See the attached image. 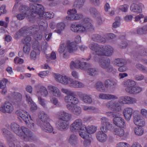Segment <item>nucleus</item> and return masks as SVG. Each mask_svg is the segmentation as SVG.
<instances>
[{"label":"nucleus","mask_w":147,"mask_h":147,"mask_svg":"<svg viewBox=\"0 0 147 147\" xmlns=\"http://www.w3.org/2000/svg\"><path fill=\"white\" fill-rule=\"evenodd\" d=\"M16 113L22 118L29 127L30 128L34 127V124L33 120L31 119L30 116L28 117V115L26 111L23 110H18L16 111Z\"/></svg>","instance_id":"3"},{"label":"nucleus","mask_w":147,"mask_h":147,"mask_svg":"<svg viewBox=\"0 0 147 147\" xmlns=\"http://www.w3.org/2000/svg\"><path fill=\"white\" fill-rule=\"evenodd\" d=\"M139 54L141 56L147 55V49L144 48L141 49L139 51Z\"/></svg>","instance_id":"64"},{"label":"nucleus","mask_w":147,"mask_h":147,"mask_svg":"<svg viewBox=\"0 0 147 147\" xmlns=\"http://www.w3.org/2000/svg\"><path fill=\"white\" fill-rule=\"evenodd\" d=\"M137 33L139 34H142L147 33V26H144L138 29Z\"/></svg>","instance_id":"41"},{"label":"nucleus","mask_w":147,"mask_h":147,"mask_svg":"<svg viewBox=\"0 0 147 147\" xmlns=\"http://www.w3.org/2000/svg\"><path fill=\"white\" fill-rule=\"evenodd\" d=\"M31 40V37L29 36H27L26 37L23 38L22 40V42L25 44H27L28 43H29V42Z\"/></svg>","instance_id":"62"},{"label":"nucleus","mask_w":147,"mask_h":147,"mask_svg":"<svg viewBox=\"0 0 147 147\" xmlns=\"http://www.w3.org/2000/svg\"><path fill=\"white\" fill-rule=\"evenodd\" d=\"M2 132L3 134L6 138L9 147H15L13 142L16 141L17 140L11 132L5 128L2 129Z\"/></svg>","instance_id":"4"},{"label":"nucleus","mask_w":147,"mask_h":147,"mask_svg":"<svg viewBox=\"0 0 147 147\" xmlns=\"http://www.w3.org/2000/svg\"><path fill=\"white\" fill-rule=\"evenodd\" d=\"M19 10L21 13L27 15V11L29 9L28 7L26 5H22L20 6L19 8Z\"/></svg>","instance_id":"47"},{"label":"nucleus","mask_w":147,"mask_h":147,"mask_svg":"<svg viewBox=\"0 0 147 147\" xmlns=\"http://www.w3.org/2000/svg\"><path fill=\"white\" fill-rule=\"evenodd\" d=\"M8 82L7 79H4L3 80L0 81V88H5L6 87V84Z\"/></svg>","instance_id":"63"},{"label":"nucleus","mask_w":147,"mask_h":147,"mask_svg":"<svg viewBox=\"0 0 147 147\" xmlns=\"http://www.w3.org/2000/svg\"><path fill=\"white\" fill-rule=\"evenodd\" d=\"M134 112L133 109L131 108L127 107L123 111V114L125 119L129 120L131 119Z\"/></svg>","instance_id":"17"},{"label":"nucleus","mask_w":147,"mask_h":147,"mask_svg":"<svg viewBox=\"0 0 147 147\" xmlns=\"http://www.w3.org/2000/svg\"><path fill=\"white\" fill-rule=\"evenodd\" d=\"M77 49L76 44L74 42H71L68 43L66 46L65 44L61 45L58 52L60 54L63 53V58H65L69 56V53H74Z\"/></svg>","instance_id":"2"},{"label":"nucleus","mask_w":147,"mask_h":147,"mask_svg":"<svg viewBox=\"0 0 147 147\" xmlns=\"http://www.w3.org/2000/svg\"><path fill=\"white\" fill-rule=\"evenodd\" d=\"M142 89L140 87L133 86L131 87H127L125 90L128 93L132 94L137 93L140 92Z\"/></svg>","instance_id":"20"},{"label":"nucleus","mask_w":147,"mask_h":147,"mask_svg":"<svg viewBox=\"0 0 147 147\" xmlns=\"http://www.w3.org/2000/svg\"><path fill=\"white\" fill-rule=\"evenodd\" d=\"M106 114L108 116L114 118L119 116V114L115 112H109L107 113Z\"/></svg>","instance_id":"57"},{"label":"nucleus","mask_w":147,"mask_h":147,"mask_svg":"<svg viewBox=\"0 0 147 147\" xmlns=\"http://www.w3.org/2000/svg\"><path fill=\"white\" fill-rule=\"evenodd\" d=\"M92 20L88 18H85L82 21L81 25L83 30L85 31H90L94 30L91 24Z\"/></svg>","instance_id":"9"},{"label":"nucleus","mask_w":147,"mask_h":147,"mask_svg":"<svg viewBox=\"0 0 147 147\" xmlns=\"http://www.w3.org/2000/svg\"><path fill=\"white\" fill-rule=\"evenodd\" d=\"M38 116L42 122V124L49 122L50 120L49 116L44 112L42 111H40L39 112Z\"/></svg>","instance_id":"15"},{"label":"nucleus","mask_w":147,"mask_h":147,"mask_svg":"<svg viewBox=\"0 0 147 147\" xmlns=\"http://www.w3.org/2000/svg\"><path fill=\"white\" fill-rule=\"evenodd\" d=\"M96 127L93 125L88 126L87 128L86 127V129H85L89 134L94 133L96 131Z\"/></svg>","instance_id":"44"},{"label":"nucleus","mask_w":147,"mask_h":147,"mask_svg":"<svg viewBox=\"0 0 147 147\" xmlns=\"http://www.w3.org/2000/svg\"><path fill=\"white\" fill-rule=\"evenodd\" d=\"M30 49V43L25 45L23 47V52L25 53H29Z\"/></svg>","instance_id":"59"},{"label":"nucleus","mask_w":147,"mask_h":147,"mask_svg":"<svg viewBox=\"0 0 147 147\" xmlns=\"http://www.w3.org/2000/svg\"><path fill=\"white\" fill-rule=\"evenodd\" d=\"M95 52L98 56L104 55V46H99V48L97 49Z\"/></svg>","instance_id":"46"},{"label":"nucleus","mask_w":147,"mask_h":147,"mask_svg":"<svg viewBox=\"0 0 147 147\" xmlns=\"http://www.w3.org/2000/svg\"><path fill=\"white\" fill-rule=\"evenodd\" d=\"M70 80H71L70 78H68L66 76H63L60 82L63 84L69 85V82Z\"/></svg>","instance_id":"58"},{"label":"nucleus","mask_w":147,"mask_h":147,"mask_svg":"<svg viewBox=\"0 0 147 147\" xmlns=\"http://www.w3.org/2000/svg\"><path fill=\"white\" fill-rule=\"evenodd\" d=\"M78 140L76 135L72 134L70 135L68 139V142L71 145L75 146L78 143Z\"/></svg>","instance_id":"26"},{"label":"nucleus","mask_w":147,"mask_h":147,"mask_svg":"<svg viewBox=\"0 0 147 147\" xmlns=\"http://www.w3.org/2000/svg\"><path fill=\"white\" fill-rule=\"evenodd\" d=\"M37 124L41 127L42 129L45 131L51 133L53 131V128L49 123V122L44 124H41L38 122Z\"/></svg>","instance_id":"16"},{"label":"nucleus","mask_w":147,"mask_h":147,"mask_svg":"<svg viewBox=\"0 0 147 147\" xmlns=\"http://www.w3.org/2000/svg\"><path fill=\"white\" fill-rule=\"evenodd\" d=\"M95 87L98 91L101 92H104L106 90L105 87L104 86L103 83L100 81H98L96 83Z\"/></svg>","instance_id":"30"},{"label":"nucleus","mask_w":147,"mask_h":147,"mask_svg":"<svg viewBox=\"0 0 147 147\" xmlns=\"http://www.w3.org/2000/svg\"><path fill=\"white\" fill-rule=\"evenodd\" d=\"M33 36L36 40H40L42 38V34L41 32H38Z\"/></svg>","instance_id":"60"},{"label":"nucleus","mask_w":147,"mask_h":147,"mask_svg":"<svg viewBox=\"0 0 147 147\" xmlns=\"http://www.w3.org/2000/svg\"><path fill=\"white\" fill-rule=\"evenodd\" d=\"M57 30L55 31L59 34H60L65 27V24L63 23L58 24L57 25Z\"/></svg>","instance_id":"42"},{"label":"nucleus","mask_w":147,"mask_h":147,"mask_svg":"<svg viewBox=\"0 0 147 147\" xmlns=\"http://www.w3.org/2000/svg\"><path fill=\"white\" fill-rule=\"evenodd\" d=\"M32 47L33 49L38 51L37 53L39 54L40 53V50L41 47L39 45L38 41H36L34 42L32 45Z\"/></svg>","instance_id":"45"},{"label":"nucleus","mask_w":147,"mask_h":147,"mask_svg":"<svg viewBox=\"0 0 147 147\" xmlns=\"http://www.w3.org/2000/svg\"><path fill=\"white\" fill-rule=\"evenodd\" d=\"M112 107L117 111H119L121 109V106L120 103L117 102H114L112 105Z\"/></svg>","instance_id":"48"},{"label":"nucleus","mask_w":147,"mask_h":147,"mask_svg":"<svg viewBox=\"0 0 147 147\" xmlns=\"http://www.w3.org/2000/svg\"><path fill=\"white\" fill-rule=\"evenodd\" d=\"M81 112L82 110L80 107L77 105L73 106V109L71 112L76 115L78 116Z\"/></svg>","instance_id":"36"},{"label":"nucleus","mask_w":147,"mask_h":147,"mask_svg":"<svg viewBox=\"0 0 147 147\" xmlns=\"http://www.w3.org/2000/svg\"><path fill=\"white\" fill-rule=\"evenodd\" d=\"M89 11L90 13L95 17L98 16L99 13L96 9L94 7H91L89 9Z\"/></svg>","instance_id":"52"},{"label":"nucleus","mask_w":147,"mask_h":147,"mask_svg":"<svg viewBox=\"0 0 147 147\" xmlns=\"http://www.w3.org/2000/svg\"><path fill=\"white\" fill-rule=\"evenodd\" d=\"M20 129L21 131H20L19 132L20 133L21 135L18 136L24 141H28L29 138L31 137V132L28 129L24 126H22Z\"/></svg>","instance_id":"7"},{"label":"nucleus","mask_w":147,"mask_h":147,"mask_svg":"<svg viewBox=\"0 0 147 147\" xmlns=\"http://www.w3.org/2000/svg\"><path fill=\"white\" fill-rule=\"evenodd\" d=\"M87 70L88 74L91 76H94L96 74L97 72V71L94 68H90L89 67Z\"/></svg>","instance_id":"54"},{"label":"nucleus","mask_w":147,"mask_h":147,"mask_svg":"<svg viewBox=\"0 0 147 147\" xmlns=\"http://www.w3.org/2000/svg\"><path fill=\"white\" fill-rule=\"evenodd\" d=\"M70 128L71 131L74 133L80 130H84L86 129V127L82 125L81 119H77L71 125Z\"/></svg>","instance_id":"5"},{"label":"nucleus","mask_w":147,"mask_h":147,"mask_svg":"<svg viewBox=\"0 0 147 147\" xmlns=\"http://www.w3.org/2000/svg\"><path fill=\"white\" fill-rule=\"evenodd\" d=\"M92 40L94 41L100 43H105L106 41L105 38L98 34H94L92 36Z\"/></svg>","instance_id":"23"},{"label":"nucleus","mask_w":147,"mask_h":147,"mask_svg":"<svg viewBox=\"0 0 147 147\" xmlns=\"http://www.w3.org/2000/svg\"><path fill=\"white\" fill-rule=\"evenodd\" d=\"M113 121L114 124L119 127H123L125 125L124 120L119 116L114 117Z\"/></svg>","instance_id":"19"},{"label":"nucleus","mask_w":147,"mask_h":147,"mask_svg":"<svg viewBox=\"0 0 147 147\" xmlns=\"http://www.w3.org/2000/svg\"><path fill=\"white\" fill-rule=\"evenodd\" d=\"M113 64L117 66H119L125 65L127 63L126 61L121 58L115 59L113 62Z\"/></svg>","instance_id":"31"},{"label":"nucleus","mask_w":147,"mask_h":147,"mask_svg":"<svg viewBox=\"0 0 147 147\" xmlns=\"http://www.w3.org/2000/svg\"><path fill=\"white\" fill-rule=\"evenodd\" d=\"M20 34L22 36H29L30 34L28 30V28L26 29L24 28H22L19 31Z\"/></svg>","instance_id":"51"},{"label":"nucleus","mask_w":147,"mask_h":147,"mask_svg":"<svg viewBox=\"0 0 147 147\" xmlns=\"http://www.w3.org/2000/svg\"><path fill=\"white\" fill-rule=\"evenodd\" d=\"M85 0H76L74 5L76 8L80 9L82 7Z\"/></svg>","instance_id":"38"},{"label":"nucleus","mask_w":147,"mask_h":147,"mask_svg":"<svg viewBox=\"0 0 147 147\" xmlns=\"http://www.w3.org/2000/svg\"><path fill=\"white\" fill-rule=\"evenodd\" d=\"M110 59L108 58H105L102 61L100 62V65L101 67L103 68V66H105L106 67V65L108 64V65L110 64Z\"/></svg>","instance_id":"49"},{"label":"nucleus","mask_w":147,"mask_h":147,"mask_svg":"<svg viewBox=\"0 0 147 147\" xmlns=\"http://www.w3.org/2000/svg\"><path fill=\"white\" fill-rule=\"evenodd\" d=\"M39 30V26L37 25H33L28 28L30 35H33L36 32H38Z\"/></svg>","instance_id":"29"},{"label":"nucleus","mask_w":147,"mask_h":147,"mask_svg":"<svg viewBox=\"0 0 147 147\" xmlns=\"http://www.w3.org/2000/svg\"><path fill=\"white\" fill-rule=\"evenodd\" d=\"M90 65L89 63L85 62H82L81 61L80 68L82 69L85 70L87 69L88 68L90 67Z\"/></svg>","instance_id":"50"},{"label":"nucleus","mask_w":147,"mask_h":147,"mask_svg":"<svg viewBox=\"0 0 147 147\" xmlns=\"http://www.w3.org/2000/svg\"><path fill=\"white\" fill-rule=\"evenodd\" d=\"M135 67L137 69L143 72L146 71L147 69L142 65L139 63H137L135 65Z\"/></svg>","instance_id":"56"},{"label":"nucleus","mask_w":147,"mask_h":147,"mask_svg":"<svg viewBox=\"0 0 147 147\" xmlns=\"http://www.w3.org/2000/svg\"><path fill=\"white\" fill-rule=\"evenodd\" d=\"M48 88L50 90V93L52 95L57 97L60 96L61 92L57 87L50 86H48Z\"/></svg>","instance_id":"18"},{"label":"nucleus","mask_w":147,"mask_h":147,"mask_svg":"<svg viewBox=\"0 0 147 147\" xmlns=\"http://www.w3.org/2000/svg\"><path fill=\"white\" fill-rule=\"evenodd\" d=\"M134 122L136 125L140 127L143 126L145 125L144 119L140 115L134 116Z\"/></svg>","instance_id":"12"},{"label":"nucleus","mask_w":147,"mask_h":147,"mask_svg":"<svg viewBox=\"0 0 147 147\" xmlns=\"http://www.w3.org/2000/svg\"><path fill=\"white\" fill-rule=\"evenodd\" d=\"M40 91L41 94L43 96H46L48 94V92L46 88L43 86L40 87Z\"/></svg>","instance_id":"55"},{"label":"nucleus","mask_w":147,"mask_h":147,"mask_svg":"<svg viewBox=\"0 0 147 147\" xmlns=\"http://www.w3.org/2000/svg\"><path fill=\"white\" fill-rule=\"evenodd\" d=\"M69 82V85L74 88H81L84 86V84L81 82L76 81H74L71 79Z\"/></svg>","instance_id":"27"},{"label":"nucleus","mask_w":147,"mask_h":147,"mask_svg":"<svg viewBox=\"0 0 147 147\" xmlns=\"http://www.w3.org/2000/svg\"><path fill=\"white\" fill-rule=\"evenodd\" d=\"M134 130L135 134L137 136H141L144 133V129L142 127H135L134 128Z\"/></svg>","instance_id":"40"},{"label":"nucleus","mask_w":147,"mask_h":147,"mask_svg":"<svg viewBox=\"0 0 147 147\" xmlns=\"http://www.w3.org/2000/svg\"><path fill=\"white\" fill-rule=\"evenodd\" d=\"M101 131L98 132L96 134V137L98 140L100 142H103L106 141L107 136L104 132H106L109 129H111L113 127L112 124L110 123L109 120L105 117L101 119Z\"/></svg>","instance_id":"1"},{"label":"nucleus","mask_w":147,"mask_h":147,"mask_svg":"<svg viewBox=\"0 0 147 147\" xmlns=\"http://www.w3.org/2000/svg\"><path fill=\"white\" fill-rule=\"evenodd\" d=\"M77 10L75 9L69 10L67 12L68 15L66 17V18L68 20H78L83 17V15L81 13H76Z\"/></svg>","instance_id":"6"},{"label":"nucleus","mask_w":147,"mask_h":147,"mask_svg":"<svg viewBox=\"0 0 147 147\" xmlns=\"http://www.w3.org/2000/svg\"><path fill=\"white\" fill-rule=\"evenodd\" d=\"M123 84L125 87H131L134 86L136 84L134 80H132L127 79L125 80L123 82Z\"/></svg>","instance_id":"34"},{"label":"nucleus","mask_w":147,"mask_h":147,"mask_svg":"<svg viewBox=\"0 0 147 147\" xmlns=\"http://www.w3.org/2000/svg\"><path fill=\"white\" fill-rule=\"evenodd\" d=\"M13 99L17 102H20L22 100V96L20 93L15 92L13 93Z\"/></svg>","instance_id":"37"},{"label":"nucleus","mask_w":147,"mask_h":147,"mask_svg":"<svg viewBox=\"0 0 147 147\" xmlns=\"http://www.w3.org/2000/svg\"><path fill=\"white\" fill-rule=\"evenodd\" d=\"M104 55L111 56L113 53V49L111 46H104Z\"/></svg>","instance_id":"33"},{"label":"nucleus","mask_w":147,"mask_h":147,"mask_svg":"<svg viewBox=\"0 0 147 147\" xmlns=\"http://www.w3.org/2000/svg\"><path fill=\"white\" fill-rule=\"evenodd\" d=\"M13 110L12 105L9 102H5L0 107V111L3 113H10L12 112Z\"/></svg>","instance_id":"10"},{"label":"nucleus","mask_w":147,"mask_h":147,"mask_svg":"<svg viewBox=\"0 0 147 147\" xmlns=\"http://www.w3.org/2000/svg\"><path fill=\"white\" fill-rule=\"evenodd\" d=\"M82 97V100L84 102L88 104H91L92 102L91 98L88 95L84 94Z\"/></svg>","instance_id":"43"},{"label":"nucleus","mask_w":147,"mask_h":147,"mask_svg":"<svg viewBox=\"0 0 147 147\" xmlns=\"http://www.w3.org/2000/svg\"><path fill=\"white\" fill-rule=\"evenodd\" d=\"M116 83L112 80L108 79L105 80L104 82V85L105 88L111 89L116 86Z\"/></svg>","instance_id":"32"},{"label":"nucleus","mask_w":147,"mask_h":147,"mask_svg":"<svg viewBox=\"0 0 147 147\" xmlns=\"http://www.w3.org/2000/svg\"><path fill=\"white\" fill-rule=\"evenodd\" d=\"M30 9L32 12L42 16L44 8L42 5L36 3L30 4Z\"/></svg>","instance_id":"8"},{"label":"nucleus","mask_w":147,"mask_h":147,"mask_svg":"<svg viewBox=\"0 0 147 147\" xmlns=\"http://www.w3.org/2000/svg\"><path fill=\"white\" fill-rule=\"evenodd\" d=\"M119 101L123 104H132L136 103L137 100L135 98L126 96L121 97Z\"/></svg>","instance_id":"13"},{"label":"nucleus","mask_w":147,"mask_h":147,"mask_svg":"<svg viewBox=\"0 0 147 147\" xmlns=\"http://www.w3.org/2000/svg\"><path fill=\"white\" fill-rule=\"evenodd\" d=\"M99 45L96 43L93 42L89 45V47L91 50L96 52L97 49L99 48Z\"/></svg>","instance_id":"53"},{"label":"nucleus","mask_w":147,"mask_h":147,"mask_svg":"<svg viewBox=\"0 0 147 147\" xmlns=\"http://www.w3.org/2000/svg\"><path fill=\"white\" fill-rule=\"evenodd\" d=\"M114 134L120 137L123 136L124 134V131L123 129L120 127L115 128L113 131Z\"/></svg>","instance_id":"35"},{"label":"nucleus","mask_w":147,"mask_h":147,"mask_svg":"<svg viewBox=\"0 0 147 147\" xmlns=\"http://www.w3.org/2000/svg\"><path fill=\"white\" fill-rule=\"evenodd\" d=\"M130 9L134 12L141 13L142 12V4L133 3L131 5Z\"/></svg>","instance_id":"21"},{"label":"nucleus","mask_w":147,"mask_h":147,"mask_svg":"<svg viewBox=\"0 0 147 147\" xmlns=\"http://www.w3.org/2000/svg\"><path fill=\"white\" fill-rule=\"evenodd\" d=\"M11 129L18 136L21 135V133L19 132L21 131L20 127L17 123L13 122L10 125Z\"/></svg>","instance_id":"24"},{"label":"nucleus","mask_w":147,"mask_h":147,"mask_svg":"<svg viewBox=\"0 0 147 147\" xmlns=\"http://www.w3.org/2000/svg\"><path fill=\"white\" fill-rule=\"evenodd\" d=\"M65 122L60 120H59L56 124L57 129L61 130L67 129L68 128V125Z\"/></svg>","instance_id":"22"},{"label":"nucleus","mask_w":147,"mask_h":147,"mask_svg":"<svg viewBox=\"0 0 147 147\" xmlns=\"http://www.w3.org/2000/svg\"><path fill=\"white\" fill-rule=\"evenodd\" d=\"M106 66V67H105V66H103V68L105 69L106 71L107 72H110L114 70L113 66L110 64L109 65L107 64Z\"/></svg>","instance_id":"61"},{"label":"nucleus","mask_w":147,"mask_h":147,"mask_svg":"<svg viewBox=\"0 0 147 147\" xmlns=\"http://www.w3.org/2000/svg\"><path fill=\"white\" fill-rule=\"evenodd\" d=\"M81 61L79 60H77L75 62L72 61L70 63V67L71 69L74 68H79L80 67Z\"/></svg>","instance_id":"39"},{"label":"nucleus","mask_w":147,"mask_h":147,"mask_svg":"<svg viewBox=\"0 0 147 147\" xmlns=\"http://www.w3.org/2000/svg\"><path fill=\"white\" fill-rule=\"evenodd\" d=\"M74 94L66 96L65 98V102L67 103H71L72 104L76 105L79 102L78 99L76 97L73 96Z\"/></svg>","instance_id":"14"},{"label":"nucleus","mask_w":147,"mask_h":147,"mask_svg":"<svg viewBox=\"0 0 147 147\" xmlns=\"http://www.w3.org/2000/svg\"><path fill=\"white\" fill-rule=\"evenodd\" d=\"M59 119L60 120L66 122H68L72 118V115L64 111H61L58 114Z\"/></svg>","instance_id":"11"},{"label":"nucleus","mask_w":147,"mask_h":147,"mask_svg":"<svg viewBox=\"0 0 147 147\" xmlns=\"http://www.w3.org/2000/svg\"><path fill=\"white\" fill-rule=\"evenodd\" d=\"M99 98L101 99L106 100H110L113 99H117L116 96L112 94L100 93L99 95Z\"/></svg>","instance_id":"28"},{"label":"nucleus","mask_w":147,"mask_h":147,"mask_svg":"<svg viewBox=\"0 0 147 147\" xmlns=\"http://www.w3.org/2000/svg\"><path fill=\"white\" fill-rule=\"evenodd\" d=\"M81 25L72 24L71 26V30L74 32L82 33L85 32Z\"/></svg>","instance_id":"25"}]
</instances>
